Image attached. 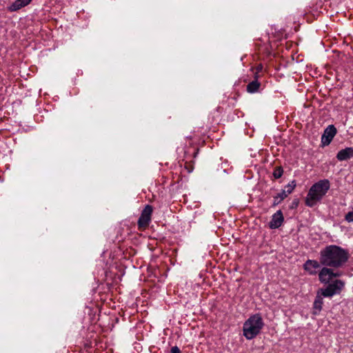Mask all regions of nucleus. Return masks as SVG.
I'll return each mask as SVG.
<instances>
[{
    "mask_svg": "<svg viewBox=\"0 0 353 353\" xmlns=\"http://www.w3.org/2000/svg\"><path fill=\"white\" fill-rule=\"evenodd\" d=\"M353 157V148L349 147L341 150L336 154V158L339 161H346Z\"/></svg>",
    "mask_w": 353,
    "mask_h": 353,
    "instance_id": "obj_10",
    "label": "nucleus"
},
{
    "mask_svg": "<svg viewBox=\"0 0 353 353\" xmlns=\"http://www.w3.org/2000/svg\"><path fill=\"white\" fill-rule=\"evenodd\" d=\"M261 69H262V66L261 65L257 67V70L258 71L261 70Z\"/></svg>",
    "mask_w": 353,
    "mask_h": 353,
    "instance_id": "obj_20",
    "label": "nucleus"
},
{
    "mask_svg": "<svg viewBox=\"0 0 353 353\" xmlns=\"http://www.w3.org/2000/svg\"><path fill=\"white\" fill-rule=\"evenodd\" d=\"M323 295L321 294V290L317 292L315 300L313 303V314H317L322 310L323 305Z\"/></svg>",
    "mask_w": 353,
    "mask_h": 353,
    "instance_id": "obj_11",
    "label": "nucleus"
},
{
    "mask_svg": "<svg viewBox=\"0 0 353 353\" xmlns=\"http://www.w3.org/2000/svg\"><path fill=\"white\" fill-rule=\"evenodd\" d=\"M296 187L295 181H292L291 183H288L283 191H285L286 194L288 196L291 194Z\"/></svg>",
    "mask_w": 353,
    "mask_h": 353,
    "instance_id": "obj_15",
    "label": "nucleus"
},
{
    "mask_svg": "<svg viewBox=\"0 0 353 353\" xmlns=\"http://www.w3.org/2000/svg\"><path fill=\"white\" fill-rule=\"evenodd\" d=\"M263 325L264 323L260 314L252 315L243 324V335L247 339L251 340L260 333Z\"/></svg>",
    "mask_w": 353,
    "mask_h": 353,
    "instance_id": "obj_3",
    "label": "nucleus"
},
{
    "mask_svg": "<svg viewBox=\"0 0 353 353\" xmlns=\"http://www.w3.org/2000/svg\"><path fill=\"white\" fill-rule=\"evenodd\" d=\"M32 0H16L8 7L10 12H15L29 5Z\"/></svg>",
    "mask_w": 353,
    "mask_h": 353,
    "instance_id": "obj_12",
    "label": "nucleus"
},
{
    "mask_svg": "<svg viewBox=\"0 0 353 353\" xmlns=\"http://www.w3.org/2000/svg\"><path fill=\"white\" fill-rule=\"evenodd\" d=\"M260 87H261V83L258 81L257 78L255 77L254 80L250 82L247 85L246 90L249 93H255L259 91Z\"/></svg>",
    "mask_w": 353,
    "mask_h": 353,
    "instance_id": "obj_13",
    "label": "nucleus"
},
{
    "mask_svg": "<svg viewBox=\"0 0 353 353\" xmlns=\"http://www.w3.org/2000/svg\"><path fill=\"white\" fill-rule=\"evenodd\" d=\"M341 274L340 272H334L333 278L340 276Z\"/></svg>",
    "mask_w": 353,
    "mask_h": 353,
    "instance_id": "obj_19",
    "label": "nucleus"
},
{
    "mask_svg": "<svg viewBox=\"0 0 353 353\" xmlns=\"http://www.w3.org/2000/svg\"><path fill=\"white\" fill-rule=\"evenodd\" d=\"M304 270L310 275H314L317 272V269L320 267V264L315 260H307L304 263Z\"/></svg>",
    "mask_w": 353,
    "mask_h": 353,
    "instance_id": "obj_9",
    "label": "nucleus"
},
{
    "mask_svg": "<svg viewBox=\"0 0 353 353\" xmlns=\"http://www.w3.org/2000/svg\"><path fill=\"white\" fill-rule=\"evenodd\" d=\"M283 174V170L281 167H276L273 172V176L274 179H279Z\"/></svg>",
    "mask_w": 353,
    "mask_h": 353,
    "instance_id": "obj_16",
    "label": "nucleus"
},
{
    "mask_svg": "<svg viewBox=\"0 0 353 353\" xmlns=\"http://www.w3.org/2000/svg\"><path fill=\"white\" fill-rule=\"evenodd\" d=\"M334 272L332 269L324 267L319 274V281L323 283H328L333 279Z\"/></svg>",
    "mask_w": 353,
    "mask_h": 353,
    "instance_id": "obj_8",
    "label": "nucleus"
},
{
    "mask_svg": "<svg viewBox=\"0 0 353 353\" xmlns=\"http://www.w3.org/2000/svg\"><path fill=\"white\" fill-rule=\"evenodd\" d=\"M348 252L337 245L326 246L320 252V263L325 266L339 268L348 259Z\"/></svg>",
    "mask_w": 353,
    "mask_h": 353,
    "instance_id": "obj_1",
    "label": "nucleus"
},
{
    "mask_svg": "<svg viewBox=\"0 0 353 353\" xmlns=\"http://www.w3.org/2000/svg\"><path fill=\"white\" fill-rule=\"evenodd\" d=\"M330 188V183L327 179L320 180L313 184L305 198L306 205L309 207L315 205L326 194Z\"/></svg>",
    "mask_w": 353,
    "mask_h": 353,
    "instance_id": "obj_2",
    "label": "nucleus"
},
{
    "mask_svg": "<svg viewBox=\"0 0 353 353\" xmlns=\"http://www.w3.org/2000/svg\"><path fill=\"white\" fill-rule=\"evenodd\" d=\"M184 168L187 170L188 173L192 172L194 170V162L192 161H185Z\"/></svg>",
    "mask_w": 353,
    "mask_h": 353,
    "instance_id": "obj_17",
    "label": "nucleus"
},
{
    "mask_svg": "<svg viewBox=\"0 0 353 353\" xmlns=\"http://www.w3.org/2000/svg\"><path fill=\"white\" fill-rule=\"evenodd\" d=\"M152 212L153 208L152 205H146L145 206L137 223L139 230H144L148 227L151 221Z\"/></svg>",
    "mask_w": 353,
    "mask_h": 353,
    "instance_id": "obj_4",
    "label": "nucleus"
},
{
    "mask_svg": "<svg viewBox=\"0 0 353 353\" xmlns=\"http://www.w3.org/2000/svg\"><path fill=\"white\" fill-rule=\"evenodd\" d=\"M171 353H181L180 349L177 346H174L171 348Z\"/></svg>",
    "mask_w": 353,
    "mask_h": 353,
    "instance_id": "obj_18",
    "label": "nucleus"
},
{
    "mask_svg": "<svg viewBox=\"0 0 353 353\" xmlns=\"http://www.w3.org/2000/svg\"><path fill=\"white\" fill-rule=\"evenodd\" d=\"M283 221L284 217L283 215V212H281V210H278L272 215V219L269 223V227L271 229L279 228L283 223Z\"/></svg>",
    "mask_w": 353,
    "mask_h": 353,
    "instance_id": "obj_7",
    "label": "nucleus"
},
{
    "mask_svg": "<svg viewBox=\"0 0 353 353\" xmlns=\"http://www.w3.org/2000/svg\"><path fill=\"white\" fill-rule=\"evenodd\" d=\"M345 286V283L336 279L328 284L325 289H321V294L324 297H332L333 295L340 294Z\"/></svg>",
    "mask_w": 353,
    "mask_h": 353,
    "instance_id": "obj_5",
    "label": "nucleus"
},
{
    "mask_svg": "<svg viewBox=\"0 0 353 353\" xmlns=\"http://www.w3.org/2000/svg\"><path fill=\"white\" fill-rule=\"evenodd\" d=\"M336 129L333 125H330L324 130L321 137V143L323 145H329L336 134Z\"/></svg>",
    "mask_w": 353,
    "mask_h": 353,
    "instance_id": "obj_6",
    "label": "nucleus"
},
{
    "mask_svg": "<svg viewBox=\"0 0 353 353\" xmlns=\"http://www.w3.org/2000/svg\"><path fill=\"white\" fill-rule=\"evenodd\" d=\"M288 195L286 194L285 191H281L280 193L277 194L274 196V201L272 206H276L279 205L282 201H283Z\"/></svg>",
    "mask_w": 353,
    "mask_h": 353,
    "instance_id": "obj_14",
    "label": "nucleus"
}]
</instances>
